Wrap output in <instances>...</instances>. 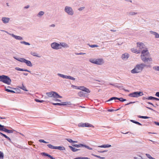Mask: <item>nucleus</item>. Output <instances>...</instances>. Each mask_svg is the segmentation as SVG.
Instances as JSON below:
<instances>
[{
	"label": "nucleus",
	"instance_id": "nucleus-1",
	"mask_svg": "<svg viewBox=\"0 0 159 159\" xmlns=\"http://www.w3.org/2000/svg\"><path fill=\"white\" fill-rule=\"evenodd\" d=\"M149 55V53L147 48L143 50L142 51L141 56V58L142 61L144 62L152 61V58L148 57Z\"/></svg>",
	"mask_w": 159,
	"mask_h": 159
},
{
	"label": "nucleus",
	"instance_id": "nucleus-2",
	"mask_svg": "<svg viewBox=\"0 0 159 159\" xmlns=\"http://www.w3.org/2000/svg\"><path fill=\"white\" fill-rule=\"evenodd\" d=\"M145 65L143 64H140L136 65L135 68L131 70V73L135 74L140 72L142 70Z\"/></svg>",
	"mask_w": 159,
	"mask_h": 159
},
{
	"label": "nucleus",
	"instance_id": "nucleus-3",
	"mask_svg": "<svg viewBox=\"0 0 159 159\" xmlns=\"http://www.w3.org/2000/svg\"><path fill=\"white\" fill-rule=\"evenodd\" d=\"M0 81H2L4 83L9 85L11 83V80L8 76L2 75H0Z\"/></svg>",
	"mask_w": 159,
	"mask_h": 159
},
{
	"label": "nucleus",
	"instance_id": "nucleus-4",
	"mask_svg": "<svg viewBox=\"0 0 159 159\" xmlns=\"http://www.w3.org/2000/svg\"><path fill=\"white\" fill-rule=\"evenodd\" d=\"M46 94L49 97H54L55 98H61L62 97L60 96L57 93L53 91L46 93Z\"/></svg>",
	"mask_w": 159,
	"mask_h": 159
},
{
	"label": "nucleus",
	"instance_id": "nucleus-5",
	"mask_svg": "<svg viewBox=\"0 0 159 159\" xmlns=\"http://www.w3.org/2000/svg\"><path fill=\"white\" fill-rule=\"evenodd\" d=\"M89 61L93 63L98 65H101L103 63V60L102 59H90Z\"/></svg>",
	"mask_w": 159,
	"mask_h": 159
},
{
	"label": "nucleus",
	"instance_id": "nucleus-6",
	"mask_svg": "<svg viewBox=\"0 0 159 159\" xmlns=\"http://www.w3.org/2000/svg\"><path fill=\"white\" fill-rule=\"evenodd\" d=\"M143 95L142 92L139 91V92H134L130 93H129V96L131 97H134V98H138L139 97L142 96Z\"/></svg>",
	"mask_w": 159,
	"mask_h": 159
},
{
	"label": "nucleus",
	"instance_id": "nucleus-7",
	"mask_svg": "<svg viewBox=\"0 0 159 159\" xmlns=\"http://www.w3.org/2000/svg\"><path fill=\"white\" fill-rule=\"evenodd\" d=\"M16 59L19 61H20L22 62L25 63L26 64V65L28 66H29L30 67H31L32 66V65L31 61H29L27 60L25 58H19Z\"/></svg>",
	"mask_w": 159,
	"mask_h": 159
},
{
	"label": "nucleus",
	"instance_id": "nucleus-8",
	"mask_svg": "<svg viewBox=\"0 0 159 159\" xmlns=\"http://www.w3.org/2000/svg\"><path fill=\"white\" fill-rule=\"evenodd\" d=\"M52 48L55 49H61V46L60 44L57 43H53L51 44Z\"/></svg>",
	"mask_w": 159,
	"mask_h": 159
},
{
	"label": "nucleus",
	"instance_id": "nucleus-9",
	"mask_svg": "<svg viewBox=\"0 0 159 159\" xmlns=\"http://www.w3.org/2000/svg\"><path fill=\"white\" fill-rule=\"evenodd\" d=\"M65 11L69 15H72L73 14L72 10L71 8L70 7L67 6L65 8Z\"/></svg>",
	"mask_w": 159,
	"mask_h": 159
},
{
	"label": "nucleus",
	"instance_id": "nucleus-10",
	"mask_svg": "<svg viewBox=\"0 0 159 159\" xmlns=\"http://www.w3.org/2000/svg\"><path fill=\"white\" fill-rule=\"evenodd\" d=\"M116 99L118 100L121 102H124V101H125L126 100L125 99H124L123 98H118L115 97H113L112 98H111L109 100H108L107 101L108 102V101H110L112 100H116Z\"/></svg>",
	"mask_w": 159,
	"mask_h": 159
},
{
	"label": "nucleus",
	"instance_id": "nucleus-11",
	"mask_svg": "<svg viewBox=\"0 0 159 159\" xmlns=\"http://www.w3.org/2000/svg\"><path fill=\"white\" fill-rule=\"evenodd\" d=\"M79 89L84 91H85L88 93H89L90 92V90L88 89L85 87L84 86L79 87Z\"/></svg>",
	"mask_w": 159,
	"mask_h": 159
},
{
	"label": "nucleus",
	"instance_id": "nucleus-12",
	"mask_svg": "<svg viewBox=\"0 0 159 159\" xmlns=\"http://www.w3.org/2000/svg\"><path fill=\"white\" fill-rule=\"evenodd\" d=\"M137 46L139 47V51L141 50L143 48H144L145 45L143 43H138Z\"/></svg>",
	"mask_w": 159,
	"mask_h": 159
},
{
	"label": "nucleus",
	"instance_id": "nucleus-13",
	"mask_svg": "<svg viewBox=\"0 0 159 159\" xmlns=\"http://www.w3.org/2000/svg\"><path fill=\"white\" fill-rule=\"evenodd\" d=\"M10 35L16 39L19 40H22V38L20 36H16L13 34H11Z\"/></svg>",
	"mask_w": 159,
	"mask_h": 159
},
{
	"label": "nucleus",
	"instance_id": "nucleus-14",
	"mask_svg": "<svg viewBox=\"0 0 159 159\" xmlns=\"http://www.w3.org/2000/svg\"><path fill=\"white\" fill-rule=\"evenodd\" d=\"M60 44L61 46V49L62 47L64 48L68 47V45L65 43H60Z\"/></svg>",
	"mask_w": 159,
	"mask_h": 159
},
{
	"label": "nucleus",
	"instance_id": "nucleus-15",
	"mask_svg": "<svg viewBox=\"0 0 159 159\" xmlns=\"http://www.w3.org/2000/svg\"><path fill=\"white\" fill-rule=\"evenodd\" d=\"M129 56L128 53H125L122 55V57L123 59H127L129 57Z\"/></svg>",
	"mask_w": 159,
	"mask_h": 159
},
{
	"label": "nucleus",
	"instance_id": "nucleus-16",
	"mask_svg": "<svg viewBox=\"0 0 159 159\" xmlns=\"http://www.w3.org/2000/svg\"><path fill=\"white\" fill-rule=\"evenodd\" d=\"M42 154L44 156H47L49 157L51 159H55V158L53 157L52 156L50 155H49L47 153H46L45 152H43L42 153Z\"/></svg>",
	"mask_w": 159,
	"mask_h": 159
},
{
	"label": "nucleus",
	"instance_id": "nucleus-17",
	"mask_svg": "<svg viewBox=\"0 0 159 159\" xmlns=\"http://www.w3.org/2000/svg\"><path fill=\"white\" fill-rule=\"evenodd\" d=\"M42 154L44 156H47L49 157L51 159H55V158L53 157L52 156L50 155H49L47 153H46L45 152H43L42 153Z\"/></svg>",
	"mask_w": 159,
	"mask_h": 159
},
{
	"label": "nucleus",
	"instance_id": "nucleus-18",
	"mask_svg": "<svg viewBox=\"0 0 159 159\" xmlns=\"http://www.w3.org/2000/svg\"><path fill=\"white\" fill-rule=\"evenodd\" d=\"M42 154L44 156H47L49 157L51 159H55V158L53 157L52 156L50 155H49L47 153H46L45 152H43L42 153Z\"/></svg>",
	"mask_w": 159,
	"mask_h": 159
},
{
	"label": "nucleus",
	"instance_id": "nucleus-19",
	"mask_svg": "<svg viewBox=\"0 0 159 159\" xmlns=\"http://www.w3.org/2000/svg\"><path fill=\"white\" fill-rule=\"evenodd\" d=\"M42 154L44 156H47L49 157L51 159H55V158L53 157L52 156L50 155H49L47 153H46L45 152H43L42 153Z\"/></svg>",
	"mask_w": 159,
	"mask_h": 159
},
{
	"label": "nucleus",
	"instance_id": "nucleus-20",
	"mask_svg": "<svg viewBox=\"0 0 159 159\" xmlns=\"http://www.w3.org/2000/svg\"><path fill=\"white\" fill-rule=\"evenodd\" d=\"M10 19L8 18L3 17L2 20L4 23H7L8 22Z\"/></svg>",
	"mask_w": 159,
	"mask_h": 159
},
{
	"label": "nucleus",
	"instance_id": "nucleus-21",
	"mask_svg": "<svg viewBox=\"0 0 159 159\" xmlns=\"http://www.w3.org/2000/svg\"><path fill=\"white\" fill-rule=\"evenodd\" d=\"M111 146V145L109 144H106V145H103L101 146H99L98 147L100 148H109Z\"/></svg>",
	"mask_w": 159,
	"mask_h": 159
},
{
	"label": "nucleus",
	"instance_id": "nucleus-22",
	"mask_svg": "<svg viewBox=\"0 0 159 159\" xmlns=\"http://www.w3.org/2000/svg\"><path fill=\"white\" fill-rule=\"evenodd\" d=\"M131 50L132 52L138 54L140 53L139 50H138L137 49L134 48L131 49Z\"/></svg>",
	"mask_w": 159,
	"mask_h": 159
},
{
	"label": "nucleus",
	"instance_id": "nucleus-23",
	"mask_svg": "<svg viewBox=\"0 0 159 159\" xmlns=\"http://www.w3.org/2000/svg\"><path fill=\"white\" fill-rule=\"evenodd\" d=\"M0 134L1 135L4 136L5 138H7V139H8L9 140V142H11V139L9 137H8V136H6L5 134L1 132H0Z\"/></svg>",
	"mask_w": 159,
	"mask_h": 159
},
{
	"label": "nucleus",
	"instance_id": "nucleus-24",
	"mask_svg": "<svg viewBox=\"0 0 159 159\" xmlns=\"http://www.w3.org/2000/svg\"><path fill=\"white\" fill-rule=\"evenodd\" d=\"M18 87L25 91H28V90H27L26 88L24 86L23 84H22V85L21 86H19Z\"/></svg>",
	"mask_w": 159,
	"mask_h": 159
},
{
	"label": "nucleus",
	"instance_id": "nucleus-25",
	"mask_svg": "<svg viewBox=\"0 0 159 159\" xmlns=\"http://www.w3.org/2000/svg\"><path fill=\"white\" fill-rule=\"evenodd\" d=\"M73 146L74 147H75L77 148H79V147H83L84 146V145L81 144H74L73 145Z\"/></svg>",
	"mask_w": 159,
	"mask_h": 159
},
{
	"label": "nucleus",
	"instance_id": "nucleus-26",
	"mask_svg": "<svg viewBox=\"0 0 159 159\" xmlns=\"http://www.w3.org/2000/svg\"><path fill=\"white\" fill-rule=\"evenodd\" d=\"M69 147L70 148V149H71V150L73 152H75L78 150H80V149H77V148H73L71 146H70Z\"/></svg>",
	"mask_w": 159,
	"mask_h": 159
},
{
	"label": "nucleus",
	"instance_id": "nucleus-27",
	"mask_svg": "<svg viewBox=\"0 0 159 159\" xmlns=\"http://www.w3.org/2000/svg\"><path fill=\"white\" fill-rule=\"evenodd\" d=\"M59 149L61 150H65V148L63 147L58 146L56 147V149Z\"/></svg>",
	"mask_w": 159,
	"mask_h": 159
},
{
	"label": "nucleus",
	"instance_id": "nucleus-28",
	"mask_svg": "<svg viewBox=\"0 0 159 159\" xmlns=\"http://www.w3.org/2000/svg\"><path fill=\"white\" fill-rule=\"evenodd\" d=\"M85 127H94V126L93 125H92L88 123H85Z\"/></svg>",
	"mask_w": 159,
	"mask_h": 159
},
{
	"label": "nucleus",
	"instance_id": "nucleus-29",
	"mask_svg": "<svg viewBox=\"0 0 159 159\" xmlns=\"http://www.w3.org/2000/svg\"><path fill=\"white\" fill-rule=\"evenodd\" d=\"M4 131L8 133H12L13 132V130H10L6 128L5 129Z\"/></svg>",
	"mask_w": 159,
	"mask_h": 159
},
{
	"label": "nucleus",
	"instance_id": "nucleus-30",
	"mask_svg": "<svg viewBox=\"0 0 159 159\" xmlns=\"http://www.w3.org/2000/svg\"><path fill=\"white\" fill-rule=\"evenodd\" d=\"M16 70H19L20 71H29L27 70H25L23 69H21L19 67H16L15 68Z\"/></svg>",
	"mask_w": 159,
	"mask_h": 159
},
{
	"label": "nucleus",
	"instance_id": "nucleus-31",
	"mask_svg": "<svg viewBox=\"0 0 159 159\" xmlns=\"http://www.w3.org/2000/svg\"><path fill=\"white\" fill-rule=\"evenodd\" d=\"M70 103V102H62L61 104L60 103H57V105H65L67 104H70V103Z\"/></svg>",
	"mask_w": 159,
	"mask_h": 159
},
{
	"label": "nucleus",
	"instance_id": "nucleus-32",
	"mask_svg": "<svg viewBox=\"0 0 159 159\" xmlns=\"http://www.w3.org/2000/svg\"><path fill=\"white\" fill-rule=\"evenodd\" d=\"M47 146L49 148L52 149H56V147L54 146L52 144H49L47 145Z\"/></svg>",
	"mask_w": 159,
	"mask_h": 159
},
{
	"label": "nucleus",
	"instance_id": "nucleus-33",
	"mask_svg": "<svg viewBox=\"0 0 159 159\" xmlns=\"http://www.w3.org/2000/svg\"><path fill=\"white\" fill-rule=\"evenodd\" d=\"M31 54L32 55L34 56L37 57H40V56H39V54L37 53L36 52H31Z\"/></svg>",
	"mask_w": 159,
	"mask_h": 159
},
{
	"label": "nucleus",
	"instance_id": "nucleus-34",
	"mask_svg": "<svg viewBox=\"0 0 159 159\" xmlns=\"http://www.w3.org/2000/svg\"><path fill=\"white\" fill-rule=\"evenodd\" d=\"M78 95L80 97H82L84 96V93L82 92H80L78 93Z\"/></svg>",
	"mask_w": 159,
	"mask_h": 159
},
{
	"label": "nucleus",
	"instance_id": "nucleus-35",
	"mask_svg": "<svg viewBox=\"0 0 159 159\" xmlns=\"http://www.w3.org/2000/svg\"><path fill=\"white\" fill-rule=\"evenodd\" d=\"M138 117L139 118H141L144 119H148V118H149V117H148L147 116H138Z\"/></svg>",
	"mask_w": 159,
	"mask_h": 159
},
{
	"label": "nucleus",
	"instance_id": "nucleus-36",
	"mask_svg": "<svg viewBox=\"0 0 159 159\" xmlns=\"http://www.w3.org/2000/svg\"><path fill=\"white\" fill-rule=\"evenodd\" d=\"M92 155L94 156V157H98V158H99L100 159H105V157H101L100 156H98V155H94V154H92Z\"/></svg>",
	"mask_w": 159,
	"mask_h": 159
},
{
	"label": "nucleus",
	"instance_id": "nucleus-37",
	"mask_svg": "<svg viewBox=\"0 0 159 159\" xmlns=\"http://www.w3.org/2000/svg\"><path fill=\"white\" fill-rule=\"evenodd\" d=\"M152 32L156 38H159V34L158 33L154 32Z\"/></svg>",
	"mask_w": 159,
	"mask_h": 159
},
{
	"label": "nucleus",
	"instance_id": "nucleus-38",
	"mask_svg": "<svg viewBox=\"0 0 159 159\" xmlns=\"http://www.w3.org/2000/svg\"><path fill=\"white\" fill-rule=\"evenodd\" d=\"M146 156L148 157V158H149L150 159H155V158H154L152 157L151 155L148 154V153H147L146 154Z\"/></svg>",
	"mask_w": 159,
	"mask_h": 159
},
{
	"label": "nucleus",
	"instance_id": "nucleus-39",
	"mask_svg": "<svg viewBox=\"0 0 159 159\" xmlns=\"http://www.w3.org/2000/svg\"><path fill=\"white\" fill-rule=\"evenodd\" d=\"M5 129V126L4 125H2L0 124V130L4 131Z\"/></svg>",
	"mask_w": 159,
	"mask_h": 159
},
{
	"label": "nucleus",
	"instance_id": "nucleus-40",
	"mask_svg": "<svg viewBox=\"0 0 159 159\" xmlns=\"http://www.w3.org/2000/svg\"><path fill=\"white\" fill-rule=\"evenodd\" d=\"M58 75L59 76H60L63 78L66 79L67 75H66L61 74H58Z\"/></svg>",
	"mask_w": 159,
	"mask_h": 159
},
{
	"label": "nucleus",
	"instance_id": "nucleus-41",
	"mask_svg": "<svg viewBox=\"0 0 159 159\" xmlns=\"http://www.w3.org/2000/svg\"><path fill=\"white\" fill-rule=\"evenodd\" d=\"M66 79H70V80H75V78H73V77L70 76H67V75Z\"/></svg>",
	"mask_w": 159,
	"mask_h": 159
},
{
	"label": "nucleus",
	"instance_id": "nucleus-42",
	"mask_svg": "<svg viewBox=\"0 0 159 159\" xmlns=\"http://www.w3.org/2000/svg\"><path fill=\"white\" fill-rule=\"evenodd\" d=\"M4 157V155L3 153L0 152V159H3Z\"/></svg>",
	"mask_w": 159,
	"mask_h": 159
},
{
	"label": "nucleus",
	"instance_id": "nucleus-43",
	"mask_svg": "<svg viewBox=\"0 0 159 159\" xmlns=\"http://www.w3.org/2000/svg\"><path fill=\"white\" fill-rule=\"evenodd\" d=\"M153 69L159 71V66H155L153 67Z\"/></svg>",
	"mask_w": 159,
	"mask_h": 159
},
{
	"label": "nucleus",
	"instance_id": "nucleus-44",
	"mask_svg": "<svg viewBox=\"0 0 159 159\" xmlns=\"http://www.w3.org/2000/svg\"><path fill=\"white\" fill-rule=\"evenodd\" d=\"M71 87L73 89H79V87H77V86H75L74 85H72Z\"/></svg>",
	"mask_w": 159,
	"mask_h": 159
},
{
	"label": "nucleus",
	"instance_id": "nucleus-45",
	"mask_svg": "<svg viewBox=\"0 0 159 159\" xmlns=\"http://www.w3.org/2000/svg\"><path fill=\"white\" fill-rule=\"evenodd\" d=\"M39 141L41 143H48V142L45 141L44 140H43V139L39 140Z\"/></svg>",
	"mask_w": 159,
	"mask_h": 159
},
{
	"label": "nucleus",
	"instance_id": "nucleus-46",
	"mask_svg": "<svg viewBox=\"0 0 159 159\" xmlns=\"http://www.w3.org/2000/svg\"><path fill=\"white\" fill-rule=\"evenodd\" d=\"M5 90L8 92H10L12 93H14L15 92L13 90H11L8 89H6Z\"/></svg>",
	"mask_w": 159,
	"mask_h": 159
},
{
	"label": "nucleus",
	"instance_id": "nucleus-47",
	"mask_svg": "<svg viewBox=\"0 0 159 159\" xmlns=\"http://www.w3.org/2000/svg\"><path fill=\"white\" fill-rule=\"evenodd\" d=\"M83 147H84L86 148H87L88 149H89V150H92V148L89 147V146H87V145H84V146H83Z\"/></svg>",
	"mask_w": 159,
	"mask_h": 159
},
{
	"label": "nucleus",
	"instance_id": "nucleus-48",
	"mask_svg": "<svg viewBox=\"0 0 159 159\" xmlns=\"http://www.w3.org/2000/svg\"><path fill=\"white\" fill-rule=\"evenodd\" d=\"M21 43H24L26 45H30V44L29 43L25 41L21 42Z\"/></svg>",
	"mask_w": 159,
	"mask_h": 159
},
{
	"label": "nucleus",
	"instance_id": "nucleus-49",
	"mask_svg": "<svg viewBox=\"0 0 159 159\" xmlns=\"http://www.w3.org/2000/svg\"><path fill=\"white\" fill-rule=\"evenodd\" d=\"M35 100L37 102H42L44 101L42 100H39V99H36Z\"/></svg>",
	"mask_w": 159,
	"mask_h": 159
},
{
	"label": "nucleus",
	"instance_id": "nucleus-50",
	"mask_svg": "<svg viewBox=\"0 0 159 159\" xmlns=\"http://www.w3.org/2000/svg\"><path fill=\"white\" fill-rule=\"evenodd\" d=\"M44 14V12L43 11H40L39 14H38V15H39V16H42Z\"/></svg>",
	"mask_w": 159,
	"mask_h": 159
},
{
	"label": "nucleus",
	"instance_id": "nucleus-51",
	"mask_svg": "<svg viewBox=\"0 0 159 159\" xmlns=\"http://www.w3.org/2000/svg\"><path fill=\"white\" fill-rule=\"evenodd\" d=\"M67 140L70 143H73V140H72L71 139H67Z\"/></svg>",
	"mask_w": 159,
	"mask_h": 159
},
{
	"label": "nucleus",
	"instance_id": "nucleus-52",
	"mask_svg": "<svg viewBox=\"0 0 159 159\" xmlns=\"http://www.w3.org/2000/svg\"><path fill=\"white\" fill-rule=\"evenodd\" d=\"M147 99H148V100H152V99H154V97H152V96H150L148 98H147Z\"/></svg>",
	"mask_w": 159,
	"mask_h": 159
},
{
	"label": "nucleus",
	"instance_id": "nucleus-53",
	"mask_svg": "<svg viewBox=\"0 0 159 159\" xmlns=\"http://www.w3.org/2000/svg\"><path fill=\"white\" fill-rule=\"evenodd\" d=\"M90 46L92 48H94V47H98V46L97 45H90Z\"/></svg>",
	"mask_w": 159,
	"mask_h": 159
},
{
	"label": "nucleus",
	"instance_id": "nucleus-54",
	"mask_svg": "<svg viewBox=\"0 0 159 159\" xmlns=\"http://www.w3.org/2000/svg\"><path fill=\"white\" fill-rule=\"evenodd\" d=\"M80 126H81V127H85V123H82V124H80Z\"/></svg>",
	"mask_w": 159,
	"mask_h": 159
},
{
	"label": "nucleus",
	"instance_id": "nucleus-55",
	"mask_svg": "<svg viewBox=\"0 0 159 159\" xmlns=\"http://www.w3.org/2000/svg\"><path fill=\"white\" fill-rule=\"evenodd\" d=\"M137 13L134 12H132L130 13V14L131 15H133L136 14Z\"/></svg>",
	"mask_w": 159,
	"mask_h": 159
},
{
	"label": "nucleus",
	"instance_id": "nucleus-56",
	"mask_svg": "<svg viewBox=\"0 0 159 159\" xmlns=\"http://www.w3.org/2000/svg\"><path fill=\"white\" fill-rule=\"evenodd\" d=\"M135 124H137L139 125H142V124H141V123H139V122H137V121H136V122H135Z\"/></svg>",
	"mask_w": 159,
	"mask_h": 159
},
{
	"label": "nucleus",
	"instance_id": "nucleus-57",
	"mask_svg": "<svg viewBox=\"0 0 159 159\" xmlns=\"http://www.w3.org/2000/svg\"><path fill=\"white\" fill-rule=\"evenodd\" d=\"M156 95L157 96V97H159V92H157L156 93Z\"/></svg>",
	"mask_w": 159,
	"mask_h": 159
},
{
	"label": "nucleus",
	"instance_id": "nucleus-58",
	"mask_svg": "<svg viewBox=\"0 0 159 159\" xmlns=\"http://www.w3.org/2000/svg\"><path fill=\"white\" fill-rule=\"evenodd\" d=\"M134 102H130L129 103H128L126 104L125 105H129V104H132V103H134Z\"/></svg>",
	"mask_w": 159,
	"mask_h": 159
},
{
	"label": "nucleus",
	"instance_id": "nucleus-59",
	"mask_svg": "<svg viewBox=\"0 0 159 159\" xmlns=\"http://www.w3.org/2000/svg\"><path fill=\"white\" fill-rule=\"evenodd\" d=\"M82 159V157H78L75 158H74V159Z\"/></svg>",
	"mask_w": 159,
	"mask_h": 159
},
{
	"label": "nucleus",
	"instance_id": "nucleus-60",
	"mask_svg": "<svg viewBox=\"0 0 159 159\" xmlns=\"http://www.w3.org/2000/svg\"><path fill=\"white\" fill-rule=\"evenodd\" d=\"M82 159H90L89 158L87 157H82Z\"/></svg>",
	"mask_w": 159,
	"mask_h": 159
},
{
	"label": "nucleus",
	"instance_id": "nucleus-61",
	"mask_svg": "<svg viewBox=\"0 0 159 159\" xmlns=\"http://www.w3.org/2000/svg\"><path fill=\"white\" fill-rule=\"evenodd\" d=\"M154 123L156 125L159 126V122H155Z\"/></svg>",
	"mask_w": 159,
	"mask_h": 159
},
{
	"label": "nucleus",
	"instance_id": "nucleus-62",
	"mask_svg": "<svg viewBox=\"0 0 159 159\" xmlns=\"http://www.w3.org/2000/svg\"><path fill=\"white\" fill-rule=\"evenodd\" d=\"M98 152H100V153H102V152H106V151H98Z\"/></svg>",
	"mask_w": 159,
	"mask_h": 159
},
{
	"label": "nucleus",
	"instance_id": "nucleus-63",
	"mask_svg": "<svg viewBox=\"0 0 159 159\" xmlns=\"http://www.w3.org/2000/svg\"><path fill=\"white\" fill-rule=\"evenodd\" d=\"M84 8V7H81L79 9V10L81 11Z\"/></svg>",
	"mask_w": 159,
	"mask_h": 159
},
{
	"label": "nucleus",
	"instance_id": "nucleus-64",
	"mask_svg": "<svg viewBox=\"0 0 159 159\" xmlns=\"http://www.w3.org/2000/svg\"><path fill=\"white\" fill-rule=\"evenodd\" d=\"M0 118L2 119H6V118L4 117H1L0 116Z\"/></svg>",
	"mask_w": 159,
	"mask_h": 159
}]
</instances>
